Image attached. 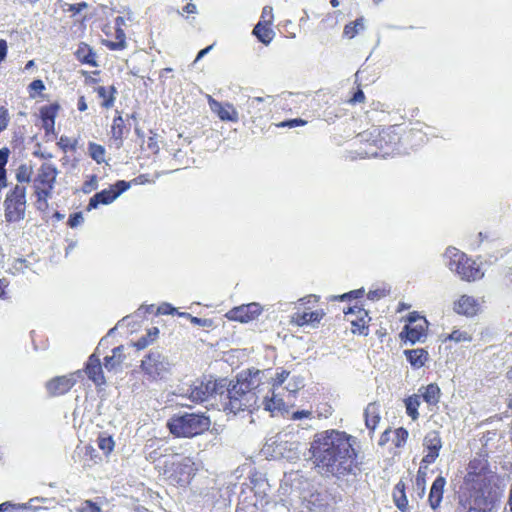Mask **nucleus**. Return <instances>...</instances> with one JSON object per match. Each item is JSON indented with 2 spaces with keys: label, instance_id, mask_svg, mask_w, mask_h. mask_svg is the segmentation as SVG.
<instances>
[{
  "label": "nucleus",
  "instance_id": "1",
  "mask_svg": "<svg viewBox=\"0 0 512 512\" xmlns=\"http://www.w3.org/2000/svg\"><path fill=\"white\" fill-rule=\"evenodd\" d=\"M431 127L422 121H403L386 127H372L359 135L357 155L362 158L408 153L428 140Z\"/></svg>",
  "mask_w": 512,
  "mask_h": 512
},
{
  "label": "nucleus",
  "instance_id": "2",
  "mask_svg": "<svg viewBox=\"0 0 512 512\" xmlns=\"http://www.w3.org/2000/svg\"><path fill=\"white\" fill-rule=\"evenodd\" d=\"M310 452L315 467L326 476H346L356 466L352 436L343 431L331 429L316 434Z\"/></svg>",
  "mask_w": 512,
  "mask_h": 512
},
{
  "label": "nucleus",
  "instance_id": "3",
  "mask_svg": "<svg viewBox=\"0 0 512 512\" xmlns=\"http://www.w3.org/2000/svg\"><path fill=\"white\" fill-rule=\"evenodd\" d=\"M492 478L486 461L478 458L469 461L459 493V505L464 512L493 511L496 498Z\"/></svg>",
  "mask_w": 512,
  "mask_h": 512
},
{
  "label": "nucleus",
  "instance_id": "4",
  "mask_svg": "<svg viewBox=\"0 0 512 512\" xmlns=\"http://www.w3.org/2000/svg\"><path fill=\"white\" fill-rule=\"evenodd\" d=\"M259 370L242 371L235 380L225 379V390L221 400L225 411L234 414L253 411L259 407V396L263 392Z\"/></svg>",
  "mask_w": 512,
  "mask_h": 512
},
{
  "label": "nucleus",
  "instance_id": "5",
  "mask_svg": "<svg viewBox=\"0 0 512 512\" xmlns=\"http://www.w3.org/2000/svg\"><path fill=\"white\" fill-rule=\"evenodd\" d=\"M283 384L288 395L294 397L304 387V380L300 376L291 375V372L284 368L277 369L275 376L271 378L269 393L262 401L264 409L272 414L286 410L284 400L276 393Z\"/></svg>",
  "mask_w": 512,
  "mask_h": 512
},
{
  "label": "nucleus",
  "instance_id": "6",
  "mask_svg": "<svg viewBox=\"0 0 512 512\" xmlns=\"http://www.w3.org/2000/svg\"><path fill=\"white\" fill-rule=\"evenodd\" d=\"M194 459L182 453L175 452L157 466V472L172 485L187 486L197 472Z\"/></svg>",
  "mask_w": 512,
  "mask_h": 512
},
{
  "label": "nucleus",
  "instance_id": "7",
  "mask_svg": "<svg viewBox=\"0 0 512 512\" xmlns=\"http://www.w3.org/2000/svg\"><path fill=\"white\" fill-rule=\"evenodd\" d=\"M58 174L57 166L51 162H43L37 168L32 179V195L35 198L34 206L38 211L48 210V201L53 195Z\"/></svg>",
  "mask_w": 512,
  "mask_h": 512
},
{
  "label": "nucleus",
  "instance_id": "8",
  "mask_svg": "<svg viewBox=\"0 0 512 512\" xmlns=\"http://www.w3.org/2000/svg\"><path fill=\"white\" fill-rule=\"evenodd\" d=\"M176 438H193L207 432L211 420L205 413H182L172 415L166 424Z\"/></svg>",
  "mask_w": 512,
  "mask_h": 512
},
{
  "label": "nucleus",
  "instance_id": "9",
  "mask_svg": "<svg viewBox=\"0 0 512 512\" xmlns=\"http://www.w3.org/2000/svg\"><path fill=\"white\" fill-rule=\"evenodd\" d=\"M448 259L447 266L457 273L461 279L471 282L482 278L483 273L476 262L455 247H448L444 254Z\"/></svg>",
  "mask_w": 512,
  "mask_h": 512
},
{
  "label": "nucleus",
  "instance_id": "10",
  "mask_svg": "<svg viewBox=\"0 0 512 512\" xmlns=\"http://www.w3.org/2000/svg\"><path fill=\"white\" fill-rule=\"evenodd\" d=\"M4 216L8 223H16L25 218L27 208V188L15 184L6 193L4 199Z\"/></svg>",
  "mask_w": 512,
  "mask_h": 512
},
{
  "label": "nucleus",
  "instance_id": "11",
  "mask_svg": "<svg viewBox=\"0 0 512 512\" xmlns=\"http://www.w3.org/2000/svg\"><path fill=\"white\" fill-rule=\"evenodd\" d=\"M170 362L166 355L154 349L146 353L140 362V370L149 382L163 380L170 372Z\"/></svg>",
  "mask_w": 512,
  "mask_h": 512
},
{
  "label": "nucleus",
  "instance_id": "12",
  "mask_svg": "<svg viewBox=\"0 0 512 512\" xmlns=\"http://www.w3.org/2000/svg\"><path fill=\"white\" fill-rule=\"evenodd\" d=\"M224 390L225 379L202 381L191 388L189 398L193 402L202 403L211 397L219 396L221 401Z\"/></svg>",
  "mask_w": 512,
  "mask_h": 512
},
{
  "label": "nucleus",
  "instance_id": "13",
  "mask_svg": "<svg viewBox=\"0 0 512 512\" xmlns=\"http://www.w3.org/2000/svg\"><path fill=\"white\" fill-rule=\"evenodd\" d=\"M407 320L408 324L404 326L400 336L405 337L407 341L414 344L426 335L428 322L424 316H421L416 311L410 312Z\"/></svg>",
  "mask_w": 512,
  "mask_h": 512
},
{
  "label": "nucleus",
  "instance_id": "14",
  "mask_svg": "<svg viewBox=\"0 0 512 512\" xmlns=\"http://www.w3.org/2000/svg\"><path fill=\"white\" fill-rule=\"evenodd\" d=\"M345 316L351 324L353 334L367 336L369 333V322L371 320L368 311L357 303L343 310Z\"/></svg>",
  "mask_w": 512,
  "mask_h": 512
},
{
  "label": "nucleus",
  "instance_id": "15",
  "mask_svg": "<svg viewBox=\"0 0 512 512\" xmlns=\"http://www.w3.org/2000/svg\"><path fill=\"white\" fill-rule=\"evenodd\" d=\"M130 183L124 180H118L115 184L111 185L108 189H103L94 194L88 203L87 209H95L100 204L107 205L112 203L118 196L129 189Z\"/></svg>",
  "mask_w": 512,
  "mask_h": 512
},
{
  "label": "nucleus",
  "instance_id": "16",
  "mask_svg": "<svg viewBox=\"0 0 512 512\" xmlns=\"http://www.w3.org/2000/svg\"><path fill=\"white\" fill-rule=\"evenodd\" d=\"M423 446L425 448L426 454L421 460L419 474L423 468H427L439 457V453L442 448V439L439 432L435 430L428 432L424 437Z\"/></svg>",
  "mask_w": 512,
  "mask_h": 512
},
{
  "label": "nucleus",
  "instance_id": "17",
  "mask_svg": "<svg viewBox=\"0 0 512 512\" xmlns=\"http://www.w3.org/2000/svg\"><path fill=\"white\" fill-rule=\"evenodd\" d=\"M262 312V307L255 302L233 307L226 312L225 317L230 321L247 323L256 319Z\"/></svg>",
  "mask_w": 512,
  "mask_h": 512
},
{
  "label": "nucleus",
  "instance_id": "18",
  "mask_svg": "<svg viewBox=\"0 0 512 512\" xmlns=\"http://www.w3.org/2000/svg\"><path fill=\"white\" fill-rule=\"evenodd\" d=\"M76 379L73 374L56 376L46 382L45 388L51 397H57L69 392L75 385Z\"/></svg>",
  "mask_w": 512,
  "mask_h": 512
},
{
  "label": "nucleus",
  "instance_id": "19",
  "mask_svg": "<svg viewBox=\"0 0 512 512\" xmlns=\"http://www.w3.org/2000/svg\"><path fill=\"white\" fill-rule=\"evenodd\" d=\"M210 110L221 120L225 122H237L238 112L230 103H222L214 99L211 95L207 96Z\"/></svg>",
  "mask_w": 512,
  "mask_h": 512
},
{
  "label": "nucleus",
  "instance_id": "20",
  "mask_svg": "<svg viewBox=\"0 0 512 512\" xmlns=\"http://www.w3.org/2000/svg\"><path fill=\"white\" fill-rule=\"evenodd\" d=\"M480 308L479 300L466 294L461 295L453 304L454 312L466 317L476 316Z\"/></svg>",
  "mask_w": 512,
  "mask_h": 512
},
{
  "label": "nucleus",
  "instance_id": "21",
  "mask_svg": "<svg viewBox=\"0 0 512 512\" xmlns=\"http://www.w3.org/2000/svg\"><path fill=\"white\" fill-rule=\"evenodd\" d=\"M60 104L57 102L49 105H44L39 110V116L42 122V128L44 129L45 135L55 133V120L60 111Z\"/></svg>",
  "mask_w": 512,
  "mask_h": 512
},
{
  "label": "nucleus",
  "instance_id": "22",
  "mask_svg": "<svg viewBox=\"0 0 512 512\" xmlns=\"http://www.w3.org/2000/svg\"><path fill=\"white\" fill-rule=\"evenodd\" d=\"M325 316L323 309L314 311L301 310L300 307L291 315L290 323L302 327L309 324L319 323Z\"/></svg>",
  "mask_w": 512,
  "mask_h": 512
},
{
  "label": "nucleus",
  "instance_id": "23",
  "mask_svg": "<svg viewBox=\"0 0 512 512\" xmlns=\"http://www.w3.org/2000/svg\"><path fill=\"white\" fill-rule=\"evenodd\" d=\"M84 371L87 377L97 386L105 384V377L99 356L95 353L88 357Z\"/></svg>",
  "mask_w": 512,
  "mask_h": 512
},
{
  "label": "nucleus",
  "instance_id": "24",
  "mask_svg": "<svg viewBox=\"0 0 512 512\" xmlns=\"http://www.w3.org/2000/svg\"><path fill=\"white\" fill-rule=\"evenodd\" d=\"M175 452L170 447L165 446H154V444H149L146 446L145 450V459L150 463L154 464V468L157 471V466L160 464H164V460L169 458Z\"/></svg>",
  "mask_w": 512,
  "mask_h": 512
},
{
  "label": "nucleus",
  "instance_id": "25",
  "mask_svg": "<svg viewBox=\"0 0 512 512\" xmlns=\"http://www.w3.org/2000/svg\"><path fill=\"white\" fill-rule=\"evenodd\" d=\"M129 132V129L125 125V121L119 111H116V115L113 118L111 125V139L115 143L116 148H121L123 145L124 135Z\"/></svg>",
  "mask_w": 512,
  "mask_h": 512
},
{
  "label": "nucleus",
  "instance_id": "26",
  "mask_svg": "<svg viewBox=\"0 0 512 512\" xmlns=\"http://www.w3.org/2000/svg\"><path fill=\"white\" fill-rule=\"evenodd\" d=\"M446 485V479L443 476H438L432 483L430 488L428 502L432 509H437L443 499L444 488Z\"/></svg>",
  "mask_w": 512,
  "mask_h": 512
},
{
  "label": "nucleus",
  "instance_id": "27",
  "mask_svg": "<svg viewBox=\"0 0 512 512\" xmlns=\"http://www.w3.org/2000/svg\"><path fill=\"white\" fill-rule=\"evenodd\" d=\"M74 55L81 64H86L91 67L98 66L96 52L89 44L85 42L79 43Z\"/></svg>",
  "mask_w": 512,
  "mask_h": 512
},
{
  "label": "nucleus",
  "instance_id": "28",
  "mask_svg": "<svg viewBox=\"0 0 512 512\" xmlns=\"http://www.w3.org/2000/svg\"><path fill=\"white\" fill-rule=\"evenodd\" d=\"M98 97L101 99V107L103 109H111L114 106L117 89L114 85L111 86H98L94 89Z\"/></svg>",
  "mask_w": 512,
  "mask_h": 512
},
{
  "label": "nucleus",
  "instance_id": "29",
  "mask_svg": "<svg viewBox=\"0 0 512 512\" xmlns=\"http://www.w3.org/2000/svg\"><path fill=\"white\" fill-rule=\"evenodd\" d=\"M419 396L429 405L437 406L441 398V390L436 383H430L419 389Z\"/></svg>",
  "mask_w": 512,
  "mask_h": 512
},
{
  "label": "nucleus",
  "instance_id": "30",
  "mask_svg": "<svg viewBox=\"0 0 512 512\" xmlns=\"http://www.w3.org/2000/svg\"><path fill=\"white\" fill-rule=\"evenodd\" d=\"M393 501L396 507L401 512L409 510V502L406 496V485L403 480H400L394 487L392 492Z\"/></svg>",
  "mask_w": 512,
  "mask_h": 512
},
{
  "label": "nucleus",
  "instance_id": "31",
  "mask_svg": "<svg viewBox=\"0 0 512 512\" xmlns=\"http://www.w3.org/2000/svg\"><path fill=\"white\" fill-rule=\"evenodd\" d=\"M102 44L111 51H121L127 46L126 35L121 27L115 28V35L113 39H103Z\"/></svg>",
  "mask_w": 512,
  "mask_h": 512
},
{
  "label": "nucleus",
  "instance_id": "32",
  "mask_svg": "<svg viewBox=\"0 0 512 512\" xmlns=\"http://www.w3.org/2000/svg\"><path fill=\"white\" fill-rule=\"evenodd\" d=\"M365 425L370 432H374L380 422L379 406L376 403H369L364 411Z\"/></svg>",
  "mask_w": 512,
  "mask_h": 512
},
{
  "label": "nucleus",
  "instance_id": "33",
  "mask_svg": "<svg viewBox=\"0 0 512 512\" xmlns=\"http://www.w3.org/2000/svg\"><path fill=\"white\" fill-rule=\"evenodd\" d=\"M271 26V24H265L264 21H259L252 33L261 43L268 45L274 37V31Z\"/></svg>",
  "mask_w": 512,
  "mask_h": 512
},
{
  "label": "nucleus",
  "instance_id": "34",
  "mask_svg": "<svg viewBox=\"0 0 512 512\" xmlns=\"http://www.w3.org/2000/svg\"><path fill=\"white\" fill-rule=\"evenodd\" d=\"M124 346L120 345L112 350V355L104 358V366L108 371L119 367L125 360Z\"/></svg>",
  "mask_w": 512,
  "mask_h": 512
},
{
  "label": "nucleus",
  "instance_id": "35",
  "mask_svg": "<svg viewBox=\"0 0 512 512\" xmlns=\"http://www.w3.org/2000/svg\"><path fill=\"white\" fill-rule=\"evenodd\" d=\"M159 329L152 327L147 330L146 334L141 336L137 341L132 343V346L137 350H143L148 346L152 345L159 337Z\"/></svg>",
  "mask_w": 512,
  "mask_h": 512
},
{
  "label": "nucleus",
  "instance_id": "36",
  "mask_svg": "<svg viewBox=\"0 0 512 512\" xmlns=\"http://www.w3.org/2000/svg\"><path fill=\"white\" fill-rule=\"evenodd\" d=\"M405 354L409 363L415 368L424 366L428 358V353L424 349L406 350Z\"/></svg>",
  "mask_w": 512,
  "mask_h": 512
},
{
  "label": "nucleus",
  "instance_id": "37",
  "mask_svg": "<svg viewBox=\"0 0 512 512\" xmlns=\"http://www.w3.org/2000/svg\"><path fill=\"white\" fill-rule=\"evenodd\" d=\"M33 176V167L30 164L22 163L16 169L15 179L19 185L32 183Z\"/></svg>",
  "mask_w": 512,
  "mask_h": 512
},
{
  "label": "nucleus",
  "instance_id": "38",
  "mask_svg": "<svg viewBox=\"0 0 512 512\" xmlns=\"http://www.w3.org/2000/svg\"><path fill=\"white\" fill-rule=\"evenodd\" d=\"M365 20L363 17H359L354 21L347 23L343 29V37L347 39H353L360 31L364 30Z\"/></svg>",
  "mask_w": 512,
  "mask_h": 512
},
{
  "label": "nucleus",
  "instance_id": "39",
  "mask_svg": "<svg viewBox=\"0 0 512 512\" xmlns=\"http://www.w3.org/2000/svg\"><path fill=\"white\" fill-rule=\"evenodd\" d=\"M406 413L413 420L416 421L419 418L418 408L420 406V396L417 394L408 396L404 400Z\"/></svg>",
  "mask_w": 512,
  "mask_h": 512
},
{
  "label": "nucleus",
  "instance_id": "40",
  "mask_svg": "<svg viewBox=\"0 0 512 512\" xmlns=\"http://www.w3.org/2000/svg\"><path fill=\"white\" fill-rule=\"evenodd\" d=\"M88 151L90 157L98 164H101L105 161L106 151L102 145L90 142L88 145Z\"/></svg>",
  "mask_w": 512,
  "mask_h": 512
},
{
  "label": "nucleus",
  "instance_id": "41",
  "mask_svg": "<svg viewBox=\"0 0 512 512\" xmlns=\"http://www.w3.org/2000/svg\"><path fill=\"white\" fill-rule=\"evenodd\" d=\"M338 24L337 18L333 13H327L322 18L319 24V30L322 32H327L328 30H333L336 28Z\"/></svg>",
  "mask_w": 512,
  "mask_h": 512
},
{
  "label": "nucleus",
  "instance_id": "42",
  "mask_svg": "<svg viewBox=\"0 0 512 512\" xmlns=\"http://www.w3.org/2000/svg\"><path fill=\"white\" fill-rule=\"evenodd\" d=\"M57 146L65 153L68 151H75L77 148V140L62 135L57 142Z\"/></svg>",
  "mask_w": 512,
  "mask_h": 512
},
{
  "label": "nucleus",
  "instance_id": "43",
  "mask_svg": "<svg viewBox=\"0 0 512 512\" xmlns=\"http://www.w3.org/2000/svg\"><path fill=\"white\" fill-rule=\"evenodd\" d=\"M45 84L41 79L33 80L27 87L29 97L34 99L45 90Z\"/></svg>",
  "mask_w": 512,
  "mask_h": 512
},
{
  "label": "nucleus",
  "instance_id": "44",
  "mask_svg": "<svg viewBox=\"0 0 512 512\" xmlns=\"http://www.w3.org/2000/svg\"><path fill=\"white\" fill-rule=\"evenodd\" d=\"M99 449L105 454H109L113 451L115 443L111 436H99L97 440Z\"/></svg>",
  "mask_w": 512,
  "mask_h": 512
},
{
  "label": "nucleus",
  "instance_id": "45",
  "mask_svg": "<svg viewBox=\"0 0 512 512\" xmlns=\"http://www.w3.org/2000/svg\"><path fill=\"white\" fill-rule=\"evenodd\" d=\"M178 315L180 317H184V318L188 319L194 325H198V326H202V327H210V326H212V320L211 319L199 318V317L191 315L188 312H181V313H178Z\"/></svg>",
  "mask_w": 512,
  "mask_h": 512
},
{
  "label": "nucleus",
  "instance_id": "46",
  "mask_svg": "<svg viewBox=\"0 0 512 512\" xmlns=\"http://www.w3.org/2000/svg\"><path fill=\"white\" fill-rule=\"evenodd\" d=\"M408 431L403 428V427H399L397 429L394 430V445L395 447L397 448H400L402 446H404V444L406 443L407 439H408Z\"/></svg>",
  "mask_w": 512,
  "mask_h": 512
},
{
  "label": "nucleus",
  "instance_id": "47",
  "mask_svg": "<svg viewBox=\"0 0 512 512\" xmlns=\"http://www.w3.org/2000/svg\"><path fill=\"white\" fill-rule=\"evenodd\" d=\"M143 145V149L149 151L151 154H157L159 152V144L156 134L149 136L148 139L144 141Z\"/></svg>",
  "mask_w": 512,
  "mask_h": 512
},
{
  "label": "nucleus",
  "instance_id": "48",
  "mask_svg": "<svg viewBox=\"0 0 512 512\" xmlns=\"http://www.w3.org/2000/svg\"><path fill=\"white\" fill-rule=\"evenodd\" d=\"M447 339L454 342H466L471 341L472 336L465 331L454 330L448 335Z\"/></svg>",
  "mask_w": 512,
  "mask_h": 512
},
{
  "label": "nucleus",
  "instance_id": "49",
  "mask_svg": "<svg viewBox=\"0 0 512 512\" xmlns=\"http://www.w3.org/2000/svg\"><path fill=\"white\" fill-rule=\"evenodd\" d=\"M76 512H101V508L92 500H85L76 508Z\"/></svg>",
  "mask_w": 512,
  "mask_h": 512
},
{
  "label": "nucleus",
  "instance_id": "50",
  "mask_svg": "<svg viewBox=\"0 0 512 512\" xmlns=\"http://www.w3.org/2000/svg\"><path fill=\"white\" fill-rule=\"evenodd\" d=\"M364 293H365L364 289L360 288V289H356V290H352L350 292L344 293V294L339 295V296H335L334 299L338 300V301H344V300H350V299H359V298H362L364 296Z\"/></svg>",
  "mask_w": 512,
  "mask_h": 512
},
{
  "label": "nucleus",
  "instance_id": "51",
  "mask_svg": "<svg viewBox=\"0 0 512 512\" xmlns=\"http://www.w3.org/2000/svg\"><path fill=\"white\" fill-rule=\"evenodd\" d=\"M307 124V121L301 118H295L290 120H285L282 122H279L276 125L277 128H294L297 126H304Z\"/></svg>",
  "mask_w": 512,
  "mask_h": 512
},
{
  "label": "nucleus",
  "instance_id": "52",
  "mask_svg": "<svg viewBox=\"0 0 512 512\" xmlns=\"http://www.w3.org/2000/svg\"><path fill=\"white\" fill-rule=\"evenodd\" d=\"M10 122L9 111L5 106H0V133L4 131Z\"/></svg>",
  "mask_w": 512,
  "mask_h": 512
},
{
  "label": "nucleus",
  "instance_id": "53",
  "mask_svg": "<svg viewBox=\"0 0 512 512\" xmlns=\"http://www.w3.org/2000/svg\"><path fill=\"white\" fill-rule=\"evenodd\" d=\"M274 15L273 8L271 6H264L261 12L260 21H264L265 24L273 23Z\"/></svg>",
  "mask_w": 512,
  "mask_h": 512
},
{
  "label": "nucleus",
  "instance_id": "54",
  "mask_svg": "<svg viewBox=\"0 0 512 512\" xmlns=\"http://www.w3.org/2000/svg\"><path fill=\"white\" fill-rule=\"evenodd\" d=\"M365 99H366V97L364 95V92L362 91V89L360 87H358L348 102L350 104L355 105L357 103H364Z\"/></svg>",
  "mask_w": 512,
  "mask_h": 512
},
{
  "label": "nucleus",
  "instance_id": "55",
  "mask_svg": "<svg viewBox=\"0 0 512 512\" xmlns=\"http://www.w3.org/2000/svg\"><path fill=\"white\" fill-rule=\"evenodd\" d=\"M177 312L176 308H174L169 303H163L157 308V314L159 315H173Z\"/></svg>",
  "mask_w": 512,
  "mask_h": 512
},
{
  "label": "nucleus",
  "instance_id": "56",
  "mask_svg": "<svg viewBox=\"0 0 512 512\" xmlns=\"http://www.w3.org/2000/svg\"><path fill=\"white\" fill-rule=\"evenodd\" d=\"M388 290L382 288V289H376V290H371L368 292L367 294V298L372 300V301H375V300H379L383 297H385L387 294H388Z\"/></svg>",
  "mask_w": 512,
  "mask_h": 512
},
{
  "label": "nucleus",
  "instance_id": "57",
  "mask_svg": "<svg viewBox=\"0 0 512 512\" xmlns=\"http://www.w3.org/2000/svg\"><path fill=\"white\" fill-rule=\"evenodd\" d=\"M83 222V216L81 212L73 213L69 216L68 225L71 228H75Z\"/></svg>",
  "mask_w": 512,
  "mask_h": 512
},
{
  "label": "nucleus",
  "instance_id": "58",
  "mask_svg": "<svg viewBox=\"0 0 512 512\" xmlns=\"http://www.w3.org/2000/svg\"><path fill=\"white\" fill-rule=\"evenodd\" d=\"M10 155V150L7 147L0 149V169H6Z\"/></svg>",
  "mask_w": 512,
  "mask_h": 512
},
{
  "label": "nucleus",
  "instance_id": "59",
  "mask_svg": "<svg viewBox=\"0 0 512 512\" xmlns=\"http://www.w3.org/2000/svg\"><path fill=\"white\" fill-rule=\"evenodd\" d=\"M310 419L312 418V411L310 410H299L295 411L291 415V419L293 420H300V419Z\"/></svg>",
  "mask_w": 512,
  "mask_h": 512
},
{
  "label": "nucleus",
  "instance_id": "60",
  "mask_svg": "<svg viewBox=\"0 0 512 512\" xmlns=\"http://www.w3.org/2000/svg\"><path fill=\"white\" fill-rule=\"evenodd\" d=\"M8 185L7 169H0V193Z\"/></svg>",
  "mask_w": 512,
  "mask_h": 512
},
{
  "label": "nucleus",
  "instance_id": "61",
  "mask_svg": "<svg viewBox=\"0 0 512 512\" xmlns=\"http://www.w3.org/2000/svg\"><path fill=\"white\" fill-rule=\"evenodd\" d=\"M425 469L426 468H423L420 474H419V471H418L417 472V478H416L417 485L421 486L422 493H424V491H425V475H426Z\"/></svg>",
  "mask_w": 512,
  "mask_h": 512
},
{
  "label": "nucleus",
  "instance_id": "62",
  "mask_svg": "<svg viewBox=\"0 0 512 512\" xmlns=\"http://www.w3.org/2000/svg\"><path fill=\"white\" fill-rule=\"evenodd\" d=\"M32 154L34 157L43 159V160H48L53 157V155L51 153H45V152L41 151L40 149L34 150Z\"/></svg>",
  "mask_w": 512,
  "mask_h": 512
},
{
  "label": "nucleus",
  "instance_id": "63",
  "mask_svg": "<svg viewBox=\"0 0 512 512\" xmlns=\"http://www.w3.org/2000/svg\"><path fill=\"white\" fill-rule=\"evenodd\" d=\"M77 108L80 112H84L87 110L88 106H87V102H86V98L85 96L81 95L79 98H78V102H77Z\"/></svg>",
  "mask_w": 512,
  "mask_h": 512
},
{
  "label": "nucleus",
  "instance_id": "64",
  "mask_svg": "<svg viewBox=\"0 0 512 512\" xmlns=\"http://www.w3.org/2000/svg\"><path fill=\"white\" fill-rule=\"evenodd\" d=\"M7 55V42L4 39H0V61H3Z\"/></svg>",
  "mask_w": 512,
  "mask_h": 512
}]
</instances>
